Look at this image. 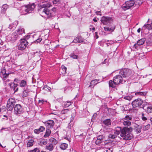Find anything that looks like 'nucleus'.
Wrapping results in <instances>:
<instances>
[{
	"label": "nucleus",
	"instance_id": "obj_1",
	"mask_svg": "<svg viewBox=\"0 0 152 152\" xmlns=\"http://www.w3.org/2000/svg\"><path fill=\"white\" fill-rule=\"evenodd\" d=\"M121 131L120 136L123 138V139L126 140H131L132 138L131 132L133 130V128L124 127L122 129L121 127H118Z\"/></svg>",
	"mask_w": 152,
	"mask_h": 152
},
{
	"label": "nucleus",
	"instance_id": "obj_2",
	"mask_svg": "<svg viewBox=\"0 0 152 152\" xmlns=\"http://www.w3.org/2000/svg\"><path fill=\"white\" fill-rule=\"evenodd\" d=\"M51 6L50 2L47 1L41 5L40 7L39 11H41L44 13L48 18H50L53 16V14L51 12L52 11L48 8Z\"/></svg>",
	"mask_w": 152,
	"mask_h": 152
},
{
	"label": "nucleus",
	"instance_id": "obj_3",
	"mask_svg": "<svg viewBox=\"0 0 152 152\" xmlns=\"http://www.w3.org/2000/svg\"><path fill=\"white\" fill-rule=\"evenodd\" d=\"M147 102H144L140 98L134 100L132 102V106L134 108L139 107L144 109V107L147 105Z\"/></svg>",
	"mask_w": 152,
	"mask_h": 152
},
{
	"label": "nucleus",
	"instance_id": "obj_4",
	"mask_svg": "<svg viewBox=\"0 0 152 152\" xmlns=\"http://www.w3.org/2000/svg\"><path fill=\"white\" fill-rule=\"evenodd\" d=\"M29 37V36L27 35L25 39H20V42L18 46V49L21 50H24L27 46L28 43L26 39H28Z\"/></svg>",
	"mask_w": 152,
	"mask_h": 152
},
{
	"label": "nucleus",
	"instance_id": "obj_5",
	"mask_svg": "<svg viewBox=\"0 0 152 152\" xmlns=\"http://www.w3.org/2000/svg\"><path fill=\"white\" fill-rule=\"evenodd\" d=\"M16 101L14 98H11L9 99L8 100L7 105V110L9 111L12 110L15 107L14 105Z\"/></svg>",
	"mask_w": 152,
	"mask_h": 152
},
{
	"label": "nucleus",
	"instance_id": "obj_6",
	"mask_svg": "<svg viewBox=\"0 0 152 152\" xmlns=\"http://www.w3.org/2000/svg\"><path fill=\"white\" fill-rule=\"evenodd\" d=\"M131 71L127 69H124L120 71L119 74L122 76V77H128L130 75Z\"/></svg>",
	"mask_w": 152,
	"mask_h": 152
},
{
	"label": "nucleus",
	"instance_id": "obj_7",
	"mask_svg": "<svg viewBox=\"0 0 152 152\" xmlns=\"http://www.w3.org/2000/svg\"><path fill=\"white\" fill-rule=\"evenodd\" d=\"M134 0H130L126 1L125 4H123L122 8L123 10H125L129 9L133 6H134Z\"/></svg>",
	"mask_w": 152,
	"mask_h": 152
},
{
	"label": "nucleus",
	"instance_id": "obj_8",
	"mask_svg": "<svg viewBox=\"0 0 152 152\" xmlns=\"http://www.w3.org/2000/svg\"><path fill=\"white\" fill-rule=\"evenodd\" d=\"M101 21L104 25H109V24L112 23L113 20L110 17L103 16L101 18Z\"/></svg>",
	"mask_w": 152,
	"mask_h": 152
},
{
	"label": "nucleus",
	"instance_id": "obj_9",
	"mask_svg": "<svg viewBox=\"0 0 152 152\" xmlns=\"http://www.w3.org/2000/svg\"><path fill=\"white\" fill-rule=\"evenodd\" d=\"M14 113L16 115L21 114L24 112V110L20 104H16L14 107Z\"/></svg>",
	"mask_w": 152,
	"mask_h": 152
},
{
	"label": "nucleus",
	"instance_id": "obj_10",
	"mask_svg": "<svg viewBox=\"0 0 152 152\" xmlns=\"http://www.w3.org/2000/svg\"><path fill=\"white\" fill-rule=\"evenodd\" d=\"M109 25L108 26L104 27V30L106 31H108L110 32H113L115 28V26L112 23L109 24Z\"/></svg>",
	"mask_w": 152,
	"mask_h": 152
},
{
	"label": "nucleus",
	"instance_id": "obj_11",
	"mask_svg": "<svg viewBox=\"0 0 152 152\" xmlns=\"http://www.w3.org/2000/svg\"><path fill=\"white\" fill-rule=\"evenodd\" d=\"M113 80L118 85L121 83L124 79L122 76L119 74L114 77H113Z\"/></svg>",
	"mask_w": 152,
	"mask_h": 152
},
{
	"label": "nucleus",
	"instance_id": "obj_12",
	"mask_svg": "<svg viewBox=\"0 0 152 152\" xmlns=\"http://www.w3.org/2000/svg\"><path fill=\"white\" fill-rule=\"evenodd\" d=\"M55 124L54 121L52 120H49L45 122V124L48 128L51 129L53 128Z\"/></svg>",
	"mask_w": 152,
	"mask_h": 152
},
{
	"label": "nucleus",
	"instance_id": "obj_13",
	"mask_svg": "<svg viewBox=\"0 0 152 152\" xmlns=\"http://www.w3.org/2000/svg\"><path fill=\"white\" fill-rule=\"evenodd\" d=\"M35 8V4L33 3L30 5L24 8V11L27 13H31Z\"/></svg>",
	"mask_w": 152,
	"mask_h": 152
},
{
	"label": "nucleus",
	"instance_id": "obj_14",
	"mask_svg": "<svg viewBox=\"0 0 152 152\" xmlns=\"http://www.w3.org/2000/svg\"><path fill=\"white\" fill-rule=\"evenodd\" d=\"M105 137L103 135H100L97 137V139L95 141V143L97 145L100 144L103 141H105Z\"/></svg>",
	"mask_w": 152,
	"mask_h": 152
},
{
	"label": "nucleus",
	"instance_id": "obj_15",
	"mask_svg": "<svg viewBox=\"0 0 152 152\" xmlns=\"http://www.w3.org/2000/svg\"><path fill=\"white\" fill-rule=\"evenodd\" d=\"M146 39L145 38H143L140 39L139 40L136 44H135L134 46H135L136 45L138 46H140L143 45Z\"/></svg>",
	"mask_w": 152,
	"mask_h": 152
},
{
	"label": "nucleus",
	"instance_id": "obj_16",
	"mask_svg": "<svg viewBox=\"0 0 152 152\" xmlns=\"http://www.w3.org/2000/svg\"><path fill=\"white\" fill-rule=\"evenodd\" d=\"M17 25L16 23L14 22L12 24H10L6 30L8 31H10L11 30H13L16 28Z\"/></svg>",
	"mask_w": 152,
	"mask_h": 152
},
{
	"label": "nucleus",
	"instance_id": "obj_17",
	"mask_svg": "<svg viewBox=\"0 0 152 152\" xmlns=\"http://www.w3.org/2000/svg\"><path fill=\"white\" fill-rule=\"evenodd\" d=\"M12 35L13 38V41H15L17 39L20 38V37L16 31L14 32Z\"/></svg>",
	"mask_w": 152,
	"mask_h": 152
},
{
	"label": "nucleus",
	"instance_id": "obj_18",
	"mask_svg": "<svg viewBox=\"0 0 152 152\" xmlns=\"http://www.w3.org/2000/svg\"><path fill=\"white\" fill-rule=\"evenodd\" d=\"M9 85L11 88H13V90L15 91V92L17 91L18 90V88L17 87L18 84L14 83H9Z\"/></svg>",
	"mask_w": 152,
	"mask_h": 152
},
{
	"label": "nucleus",
	"instance_id": "obj_19",
	"mask_svg": "<svg viewBox=\"0 0 152 152\" xmlns=\"http://www.w3.org/2000/svg\"><path fill=\"white\" fill-rule=\"evenodd\" d=\"M16 31L20 37V35H22L23 34H25L24 29L21 27H20Z\"/></svg>",
	"mask_w": 152,
	"mask_h": 152
},
{
	"label": "nucleus",
	"instance_id": "obj_20",
	"mask_svg": "<svg viewBox=\"0 0 152 152\" xmlns=\"http://www.w3.org/2000/svg\"><path fill=\"white\" fill-rule=\"evenodd\" d=\"M45 129L43 126H41L39 129H36L34 130V132L36 134H39L40 132H43Z\"/></svg>",
	"mask_w": 152,
	"mask_h": 152
},
{
	"label": "nucleus",
	"instance_id": "obj_21",
	"mask_svg": "<svg viewBox=\"0 0 152 152\" xmlns=\"http://www.w3.org/2000/svg\"><path fill=\"white\" fill-rule=\"evenodd\" d=\"M54 148V146L53 144L51 143L48 144L45 146V149L50 151L53 150Z\"/></svg>",
	"mask_w": 152,
	"mask_h": 152
},
{
	"label": "nucleus",
	"instance_id": "obj_22",
	"mask_svg": "<svg viewBox=\"0 0 152 152\" xmlns=\"http://www.w3.org/2000/svg\"><path fill=\"white\" fill-rule=\"evenodd\" d=\"M148 29L149 30L152 29V27L151 25L147 24L146 25H145L142 28V30H145L146 29Z\"/></svg>",
	"mask_w": 152,
	"mask_h": 152
},
{
	"label": "nucleus",
	"instance_id": "obj_23",
	"mask_svg": "<svg viewBox=\"0 0 152 152\" xmlns=\"http://www.w3.org/2000/svg\"><path fill=\"white\" fill-rule=\"evenodd\" d=\"M8 7V6L6 4L2 5L1 10V12L2 13H5V11Z\"/></svg>",
	"mask_w": 152,
	"mask_h": 152
},
{
	"label": "nucleus",
	"instance_id": "obj_24",
	"mask_svg": "<svg viewBox=\"0 0 152 152\" xmlns=\"http://www.w3.org/2000/svg\"><path fill=\"white\" fill-rule=\"evenodd\" d=\"M134 127L136 128V132L137 133H139L141 132V129L142 127L141 126L136 124L134 126Z\"/></svg>",
	"mask_w": 152,
	"mask_h": 152
},
{
	"label": "nucleus",
	"instance_id": "obj_25",
	"mask_svg": "<svg viewBox=\"0 0 152 152\" xmlns=\"http://www.w3.org/2000/svg\"><path fill=\"white\" fill-rule=\"evenodd\" d=\"M109 84L110 87H111L112 88H114L115 87L116 85H118L115 82H114V80H113V81L112 80H110L109 82Z\"/></svg>",
	"mask_w": 152,
	"mask_h": 152
},
{
	"label": "nucleus",
	"instance_id": "obj_26",
	"mask_svg": "<svg viewBox=\"0 0 152 152\" xmlns=\"http://www.w3.org/2000/svg\"><path fill=\"white\" fill-rule=\"evenodd\" d=\"M68 147V144L66 143H63L60 145V148L62 150L66 149Z\"/></svg>",
	"mask_w": 152,
	"mask_h": 152
},
{
	"label": "nucleus",
	"instance_id": "obj_27",
	"mask_svg": "<svg viewBox=\"0 0 152 152\" xmlns=\"http://www.w3.org/2000/svg\"><path fill=\"white\" fill-rule=\"evenodd\" d=\"M146 94V93L145 92H137L135 93V95L136 96H145Z\"/></svg>",
	"mask_w": 152,
	"mask_h": 152
},
{
	"label": "nucleus",
	"instance_id": "obj_28",
	"mask_svg": "<svg viewBox=\"0 0 152 152\" xmlns=\"http://www.w3.org/2000/svg\"><path fill=\"white\" fill-rule=\"evenodd\" d=\"M47 143V140L45 139H43L40 140L39 144L41 145H45Z\"/></svg>",
	"mask_w": 152,
	"mask_h": 152
},
{
	"label": "nucleus",
	"instance_id": "obj_29",
	"mask_svg": "<svg viewBox=\"0 0 152 152\" xmlns=\"http://www.w3.org/2000/svg\"><path fill=\"white\" fill-rule=\"evenodd\" d=\"M69 112V110L68 109H65L62 110L61 111V114H65L66 115V116H67L68 115V114Z\"/></svg>",
	"mask_w": 152,
	"mask_h": 152
},
{
	"label": "nucleus",
	"instance_id": "obj_30",
	"mask_svg": "<svg viewBox=\"0 0 152 152\" xmlns=\"http://www.w3.org/2000/svg\"><path fill=\"white\" fill-rule=\"evenodd\" d=\"M103 123L105 125L108 126L111 125V123L110 120L109 119H107L103 121Z\"/></svg>",
	"mask_w": 152,
	"mask_h": 152
},
{
	"label": "nucleus",
	"instance_id": "obj_31",
	"mask_svg": "<svg viewBox=\"0 0 152 152\" xmlns=\"http://www.w3.org/2000/svg\"><path fill=\"white\" fill-rule=\"evenodd\" d=\"M72 104V102L67 101L65 102L64 104V106L65 107H68Z\"/></svg>",
	"mask_w": 152,
	"mask_h": 152
},
{
	"label": "nucleus",
	"instance_id": "obj_32",
	"mask_svg": "<svg viewBox=\"0 0 152 152\" xmlns=\"http://www.w3.org/2000/svg\"><path fill=\"white\" fill-rule=\"evenodd\" d=\"M12 35H9L7 36L6 37V40L7 41H12V42H14L13 41V38L12 37Z\"/></svg>",
	"mask_w": 152,
	"mask_h": 152
},
{
	"label": "nucleus",
	"instance_id": "obj_33",
	"mask_svg": "<svg viewBox=\"0 0 152 152\" xmlns=\"http://www.w3.org/2000/svg\"><path fill=\"white\" fill-rule=\"evenodd\" d=\"M51 130L49 129H47L45 134L44 135L45 137H47L49 136L51 133Z\"/></svg>",
	"mask_w": 152,
	"mask_h": 152
},
{
	"label": "nucleus",
	"instance_id": "obj_34",
	"mask_svg": "<svg viewBox=\"0 0 152 152\" xmlns=\"http://www.w3.org/2000/svg\"><path fill=\"white\" fill-rule=\"evenodd\" d=\"M20 85L21 87H25L27 85L26 82L24 80H22L20 83Z\"/></svg>",
	"mask_w": 152,
	"mask_h": 152
},
{
	"label": "nucleus",
	"instance_id": "obj_35",
	"mask_svg": "<svg viewBox=\"0 0 152 152\" xmlns=\"http://www.w3.org/2000/svg\"><path fill=\"white\" fill-rule=\"evenodd\" d=\"M82 42H83L82 41H81L80 38L79 37H76L75 38L73 41V42L75 43L77 42L80 43Z\"/></svg>",
	"mask_w": 152,
	"mask_h": 152
},
{
	"label": "nucleus",
	"instance_id": "obj_36",
	"mask_svg": "<svg viewBox=\"0 0 152 152\" xmlns=\"http://www.w3.org/2000/svg\"><path fill=\"white\" fill-rule=\"evenodd\" d=\"M50 141L54 145H56L58 142V141L56 139L53 137H51L50 139Z\"/></svg>",
	"mask_w": 152,
	"mask_h": 152
},
{
	"label": "nucleus",
	"instance_id": "obj_37",
	"mask_svg": "<svg viewBox=\"0 0 152 152\" xmlns=\"http://www.w3.org/2000/svg\"><path fill=\"white\" fill-rule=\"evenodd\" d=\"M34 141L33 140H29L27 144V145L28 147L32 146L34 144Z\"/></svg>",
	"mask_w": 152,
	"mask_h": 152
},
{
	"label": "nucleus",
	"instance_id": "obj_38",
	"mask_svg": "<svg viewBox=\"0 0 152 152\" xmlns=\"http://www.w3.org/2000/svg\"><path fill=\"white\" fill-rule=\"evenodd\" d=\"M146 111L148 113H151L152 112V106L149 105V106H148Z\"/></svg>",
	"mask_w": 152,
	"mask_h": 152
},
{
	"label": "nucleus",
	"instance_id": "obj_39",
	"mask_svg": "<svg viewBox=\"0 0 152 152\" xmlns=\"http://www.w3.org/2000/svg\"><path fill=\"white\" fill-rule=\"evenodd\" d=\"M1 73H3V76L4 77L6 78L9 75V74H7L5 72V69L3 68V69L1 71Z\"/></svg>",
	"mask_w": 152,
	"mask_h": 152
},
{
	"label": "nucleus",
	"instance_id": "obj_40",
	"mask_svg": "<svg viewBox=\"0 0 152 152\" xmlns=\"http://www.w3.org/2000/svg\"><path fill=\"white\" fill-rule=\"evenodd\" d=\"M135 6H137L140 5L141 4L142 2L140 0H137L136 1H134Z\"/></svg>",
	"mask_w": 152,
	"mask_h": 152
},
{
	"label": "nucleus",
	"instance_id": "obj_41",
	"mask_svg": "<svg viewBox=\"0 0 152 152\" xmlns=\"http://www.w3.org/2000/svg\"><path fill=\"white\" fill-rule=\"evenodd\" d=\"M28 92L27 90H24L23 93V97H26L28 96Z\"/></svg>",
	"mask_w": 152,
	"mask_h": 152
},
{
	"label": "nucleus",
	"instance_id": "obj_42",
	"mask_svg": "<svg viewBox=\"0 0 152 152\" xmlns=\"http://www.w3.org/2000/svg\"><path fill=\"white\" fill-rule=\"evenodd\" d=\"M123 125L126 126H128L131 125V122L129 121H123Z\"/></svg>",
	"mask_w": 152,
	"mask_h": 152
},
{
	"label": "nucleus",
	"instance_id": "obj_43",
	"mask_svg": "<svg viewBox=\"0 0 152 152\" xmlns=\"http://www.w3.org/2000/svg\"><path fill=\"white\" fill-rule=\"evenodd\" d=\"M150 127V125L149 124H148L146 126H143V129L144 130H147Z\"/></svg>",
	"mask_w": 152,
	"mask_h": 152
},
{
	"label": "nucleus",
	"instance_id": "obj_44",
	"mask_svg": "<svg viewBox=\"0 0 152 152\" xmlns=\"http://www.w3.org/2000/svg\"><path fill=\"white\" fill-rule=\"evenodd\" d=\"M116 137L117 135L114 134H110L108 136L109 137L112 139H114Z\"/></svg>",
	"mask_w": 152,
	"mask_h": 152
},
{
	"label": "nucleus",
	"instance_id": "obj_45",
	"mask_svg": "<svg viewBox=\"0 0 152 152\" xmlns=\"http://www.w3.org/2000/svg\"><path fill=\"white\" fill-rule=\"evenodd\" d=\"M51 88L50 87H48L47 85H46L43 88V90H44L46 91H50Z\"/></svg>",
	"mask_w": 152,
	"mask_h": 152
},
{
	"label": "nucleus",
	"instance_id": "obj_46",
	"mask_svg": "<svg viewBox=\"0 0 152 152\" xmlns=\"http://www.w3.org/2000/svg\"><path fill=\"white\" fill-rule=\"evenodd\" d=\"M118 127H117L116 128L117 129L116 130V131L115 132H114V134H115L117 136V135H119L120 134V129H118Z\"/></svg>",
	"mask_w": 152,
	"mask_h": 152
},
{
	"label": "nucleus",
	"instance_id": "obj_47",
	"mask_svg": "<svg viewBox=\"0 0 152 152\" xmlns=\"http://www.w3.org/2000/svg\"><path fill=\"white\" fill-rule=\"evenodd\" d=\"M124 120H128V121L131 120L132 119V118L131 117L129 116V115H126L124 118Z\"/></svg>",
	"mask_w": 152,
	"mask_h": 152
},
{
	"label": "nucleus",
	"instance_id": "obj_48",
	"mask_svg": "<svg viewBox=\"0 0 152 152\" xmlns=\"http://www.w3.org/2000/svg\"><path fill=\"white\" fill-rule=\"evenodd\" d=\"M29 152H40V151L38 148H35L34 150L30 151Z\"/></svg>",
	"mask_w": 152,
	"mask_h": 152
},
{
	"label": "nucleus",
	"instance_id": "obj_49",
	"mask_svg": "<svg viewBox=\"0 0 152 152\" xmlns=\"http://www.w3.org/2000/svg\"><path fill=\"white\" fill-rule=\"evenodd\" d=\"M99 80L97 79H95V80H92L89 86H92L94 85V84L93 82L94 81H98Z\"/></svg>",
	"mask_w": 152,
	"mask_h": 152
},
{
	"label": "nucleus",
	"instance_id": "obj_50",
	"mask_svg": "<svg viewBox=\"0 0 152 152\" xmlns=\"http://www.w3.org/2000/svg\"><path fill=\"white\" fill-rule=\"evenodd\" d=\"M50 10L52 11L51 12H52L53 14V16H54L55 14V13L56 12V9L55 8H53Z\"/></svg>",
	"mask_w": 152,
	"mask_h": 152
},
{
	"label": "nucleus",
	"instance_id": "obj_51",
	"mask_svg": "<svg viewBox=\"0 0 152 152\" xmlns=\"http://www.w3.org/2000/svg\"><path fill=\"white\" fill-rule=\"evenodd\" d=\"M61 68L63 70L65 71V72H66L67 68L66 67H65L64 65H62L61 66Z\"/></svg>",
	"mask_w": 152,
	"mask_h": 152
},
{
	"label": "nucleus",
	"instance_id": "obj_52",
	"mask_svg": "<svg viewBox=\"0 0 152 152\" xmlns=\"http://www.w3.org/2000/svg\"><path fill=\"white\" fill-rule=\"evenodd\" d=\"M71 56L74 59H77V56L75 55H72Z\"/></svg>",
	"mask_w": 152,
	"mask_h": 152
},
{
	"label": "nucleus",
	"instance_id": "obj_53",
	"mask_svg": "<svg viewBox=\"0 0 152 152\" xmlns=\"http://www.w3.org/2000/svg\"><path fill=\"white\" fill-rule=\"evenodd\" d=\"M59 1V0H53V2L54 4H57Z\"/></svg>",
	"mask_w": 152,
	"mask_h": 152
},
{
	"label": "nucleus",
	"instance_id": "obj_54",
	"mask_svg": "<svg viewBox=\"0 0 152 152\" xmlns=\"http://www.w3.org/2000/svg\"><path fill=\"white\" fill-rule=\"evenodd\" d=\"M142 119L143 120V121H145L146 120H147V118L146 117H144L143 116L144 115V114L143 113H142Z\"/></svg>",
	"mask_w": 152,
	"mask_h": 152
},
{
	"label": "nucleus",
	"instance_id": "obj_55",
	"mask_svg": "<svg viewBox=\"0 0 152 152\" xmlns=\"http://www.w3.org/2000/svg\"><path fill=\"white\" fill-rule=\"evenodd\" d=\"M42 38H39L38 39H37V40H36V41L37 42H40L42 40Z\"/></svg>",
	"mask_w": 152,
	"mask_h": 152
},
{
	"label": "nucleus",
	"instance_id": "obj_56",
	"mask_svg": "<svg viewBox=\"0 0 152 152\" xmlns=\"http://www.w3.org/2000/svg\"><path fill=\"white\" fill-rule=\"evenodd\" d=\"M93 21L95 22H96L97 21V20L96 19V18H94L93 19Z\"/></svg>",
	"mask_w": 152,
	"mask_h": 152
},
{
	"label": "nucleus",
	"instance_id": "obj_57",
	"mask_svg": "<svg viewBox=\"0 0 152 152\" xmlns=\"http://www.w3.org/2000/svg\"><path fill=\"white\" fill-rule=\"evenodd\" d=\"M141 31V29L140 28H139L137 30V32L138 33H140Z\"/></svg>",
	"mask_w": 152,
	"mask_h": 152
},
{
	"label": "nucleus",
	"instance_id": "obj_58",
	"mask_svg": "<svg viewBox=\"0 0 152 152\" xmlns=\"http://www.w3.org/2000/svg\"><path fill=\"white\" fill-rule=\"evenodd\" d=\"M100 11H98L96 12V13L98 15H101L100 14H99V13H100Z\"/></svg>",
	"mask_w": 152,
	"mask_h": 152
},
{
	"label": "nucleus",
	"instance_id": "obj_59",
	"mask_svg": "<svg viewBox=\"0 0 152 152\" xmlns=\"http://www.w3.org/2000/svg\"><path fill=\"white\" fill-rule=\"evenodd\" d=\"M44 101L43 100H39V103H40V102H41L42 103Z\"/></svg>",
	"mask_w": 152,
	"mask_h": 152
},
{
	"label": "nucleus",
	"instance_id": "obj_60",
	"mask_svg": "<svg viewBox=\"0 0 152 152\" xmlns=\"http://www.w3.org/2000/svg\"><path fill=\"white\" fill-rule=\"evenodd\" d=\"M96 82L97 81H94L93 82V83H94V85H96L97 84V83H96Z\"/></svg>",
	"mask_w": 152,
	"mask_h": 152
},
{
	"label": "nucleus",
	"instance_id": "obj_61",
	"mask_svg": "<svg viewBox=\"0 0 152 152\" xmlns=\"http://www.w3.org/2000/svg\"><path fill=\"white\" fill-rule=\"evenodd\" d=\"M112 148H109V150H110L111 151V152H112V151H113V149H112V150H111Z\"/></svg>",
	"mask_w": 152,
	"mask_h": 152
},
{
	"label": "nucleus",
	"instance_id": "obj_62",
	"mask_svg": "<svg viewBox=\"0 0 152 152\" xmlns=\"http://www.w3.org/2000/svg\"><path fill=\"white\" fill-rule=\"evenodd\" d=\"M123 121H129L128 120H124H124H123Z\"/></svg>",
	"mask_w": 152,
	"mask_h": 152
},
{
	"label": "nucleus",
	"instance_id": "obj_63",
	"mask_svg": "<svg viewBox=\"0 0 152 152\" xmlns=\"http://www.w3.org/2000/svg\"><path fill=\"white\" fill-rule=\"evenodd\" d=\"M6 129V128H2V129H1V130H0V132H1L2 131L3 129Z\"/></svg>",
	"mask_w": 152,
	"mask_h": 152
},
{
	"label": "nucleus",
	"instance_id": "obj_64",
	"mask_svg": "<svg viewBox=\"0 0 152 152\" xmlns=\"http://www.w3.org/2000/svg\"><path fill=\"white\" fill-rule=\"evenodd\" d=\"M150 121H151V123L152 124V118H151L150 119Z\"/></svg>",
	"mask_w": 152,
	"mask_h": 152
}]
</instances>
